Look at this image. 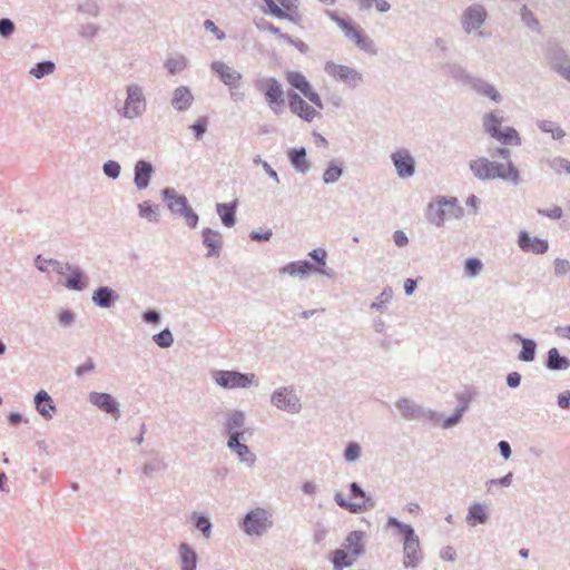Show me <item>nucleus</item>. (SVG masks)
<instances>
[{"instance_id":"f257e3e1","label":"nucleus","mask_w":570,"mask_h":570,"mask_svg":"<svg viewBox=\"0 0 570 570\" xmlns=\"http://www.w3.org/2000/svg\"><path fill=\"white\" fill-rule=\"evenodd\" d=\"M386 528L395 529V534L402 541V564L404 568L415 569L424 559L421 541L414 528L411 524L401 522L395 517H389Z\"/></svg>"},{"instance_id":"f03ea898","label":"nucleus","mask_w":570,"mask_h":570,"mask_svg":"<svg viewBox=\"0 0 570 570\" xmlns=\"http://www.w3.org/2000/svg\"><path fill=\"white\" fill-rule=\"evenodd\" d=\"M45 264L51 265V269L59 275H65L66 272H69V275L65 282V286L68 289L81 292L87 288L88 277L79 266H75L69 263L63 264L57 259L45 258L41 255H37L35 258V265L42 273L48 272V268L45 266Z\"/></svg>"},{"instance_id":"7ed1b4c3","label":"nucleus","mask_w":570,"mask_h":570,"mask_svg":"<svg viewBox=\"0 0 570 570\" xmlns=\"http://www.w3.org/2000/svg\"><path fill=\"white\" fill-rule=\"evenodd\" d=\"M330 18L341 28L344 36L355 43L361 50L375 55L376 48L374 41L361 29L354 24L351 19H345L334 12H328Z\"/></svg>"},{"instance_id":"20e7f679","label":"nucleus","mask_w":570,"mask_h":570,"mask_svg":"<svg viewBox=\"0 0 570 570\" xmlns=\"http://www.w3.org/2000/svg\"><path fill=\"white\" fill-rule=\"evenodd\" d=\"M164 202L168 209L175 214L183 216L190 228H196L199 217L188 204L186 196L178 194L174 188L166 187L161 190Z\"/></svg>"},{"instance_id":"39448f33","label":"nucleus","mask_w":570,"mask_h":570,"mask_svg":"<svg viewBox=\"0 0 570 570\" xmlns=\"http://www.w3.org/2000/svg\"><path fill=\"white\" fill-rule=\"evenodd\" d=\"M451 206L449 217L461 218L464 209L459 205L455 197H440L435 203H431L426 210V219L436 227H443L445 222V207Z\"/></svg>"},{"instance_id":"423d86ee","label":"nucleus","mask_w":570,"mask_h":570,"mask_svg":"<svg viewBox=\"0 0 570 570\" xmlns=\"http://www.w3.org/2000/svg\"><path fill=\"white\" fill-rule=\"evenodd\" d=\"M254 85L255 88L264 95L273 112L279 115L285 105L284 91L279 81L274 77L258 78L255 80Z\"/></svg>"},{"instance_id":"0eeeda50","label":"nucleus","mask_w":570,"mask_h":570,"mask_svg":"<svg viewBox=\"0 0 570 570\" xmlns=\"http://www.w3.org/2000/svg\"><path fill=\"white\" fill-rule=\"evenodd\" d=\"M395 405L402 417L409 421L415 420L438 423L442 417L436 411L424 407L410 399H400Z\"/></svg>"},{"instance_id":"6e6552de","label":"nucleus","mask_w":570,"mask_h":570,"mask_svg":"<svg viewBox=\"0 0 570 570\" xmlns=\"http://www.w3.org/2000/svg\"><path fill=\"white\" fill-rule=\"evenodd\" d=\"M217 385L232 389H246L252 385L258 386V379L254 373H240L238 371H216L213 375Z\"/></svg>"},{"instance_id":"1a4fd4ad","label":"nucleus","mask_w":570,"mask_h":570,"mask_svg":"<svg viewBox=\"0 0 570 570\" xmlns=\"http://www.w3.org/2000/svg\"><path fill=\"white\" fill-rule=\"evenodd\" d=\"M127 97L125 106L118 109L121 117L126 119H135L140 117L146 110V99L140 86L131 83L126 89Z\"/></svg>"},{"instance_id":"9d476101","label":"nucleus","mask_w":570,"mask_h":570,"mask_svg":"<svg viewBox=\"0 0 570 570\" xmlns=\"http://www.w3.org/2000/svg\"><path fill=\"white\" fill-rule=\"evenodd\" d=\"M487 18L488 12L483 4H470L461 14V27L466 35L475 33L479 37H483L484 35L480 31V28L484 24Z\"/></svg>"},{"instance_id":"9b49d317","label":"nucleus","mask_w":570,"mask_h":570,"mask_svg":"<svg viewBox=\"0 0 570 570\" xmlns=\"http://www.w3.org/2000/svg\"><path fill=\"white\" fill-rule=\"evenodd\" d=\"M324 71L352 89L358 87L364 81L363 75L355 68L338 65L334 61H327L324 66Z\"/></svg>"},{"instance_id":"f8f14e48","label":"nucleus","mask_w":570,"mask_h":570,"mask_svg":"<svg viewBox=\"0 0 570 570\" xmlns=\"http://www.w3.org/2000/svg\"><path fill=\"white\" fill-rule=\"evenodd\" d=\"M272 404L278 410L296 414L302 410V403L292 386L275 390L271 396Z\"/></svg>"},{"instance_id":"ddd939ff","label":"nucleus","mask_w":570,"mask_h":570,"mask_svg":"<svg viewBox=\"0 0 570 570\" xmlns=\"http://www.w3.org/2000/svg\"><path fill=\"white\" fill-rule=\"evenodd\" d=\"M272 527L273 521L264 509L248 512L243 522V529L249 535H262Z\"/></svg>"},{"instance_id":"4468645a","label":"nucleus","mask_w":570,"mask_h":570,"mask_svg":"<svg viewBox=\"0 0 570 570\" xmlns=\"http://www.w3.org/2000/svg\"><path fill=\"white\" fill-rule=\"evenodd\" d=\"M88 401L91 405L98 410L109 414L114 419L120 417V405L119 402L109 393L105 392H90L88 394Z\"/></svg>"},{"instance_id":"2eb2a0df","label":"nucleus","mask_w":570,"mask_h":570,"mask_svg":"<svg viewBox=\"0 0 570 570\" xmlns=\"http://www.w3.org/2000/svg\"><path fill=\"white\" fill-rule=\"evenodd\" d=\"M210 68L215 73H217L224 85L229 87L230 96L236 100V94L233 90L239 88L242 73L222 61L212 62Z\"/></svg>"},{"instance_id":"dca6fc26","label":"nucleus","mask_w":570,"mask_h":570,"mask_svg":"<svg viewBox=\"0 0 570 570\" xmlns=\"http://www.w3.org/2000/svg\"><path fill=\"white\" fill-rule=\"evenodd\" d=\"M287 98L291 111L303 120L311 122L314 118L321 117V114L311 107L297 92L288 90Z\"/></svg>"},{"instance_id":"f3484780","label":"nucleus","mask_w":570,"mask_h":570,"mask_svg":"<svg viewBox=\"0 0 570 570\" xmlns=\"http://www.w3.org/2000/svg\"><path fill=\"white\" fill-rule=\"evenodd\" d=\"M391 160L400 178H409L415 173V160L407 149H399L391 155Z\"/></svg>"},{"instance_id":"a211bd4d","label":"nucleus","mask_w":570,"mask_h":570,"mask_svg":"<svg viewBox=\"0 0 570 570\" xmlns=\"http://www.w3.org/2000/svg\"><path fill=\"white\" fill-rule=\"evenodd\" d=\"M245 414L242 411H230L226 414V421L224 423V431L228 435V440L237 436V440H244L246 431Z\"/></svg>"},{"instance_id":"6ab92c4d","label":"nucleus","mask_w":570,"mask_h":570,"mask_svg":"<svg viewBox=\"0 0 570 570\" xmlns=\"http://www.w3.org/2000/svg\"><path fill=\"white\" fill-rule=\"evenodd\" d=\"M518 246L524 253L541 255L548 252L549 243L547 239L531 237L527 230H521L518 235Z\"/></svg>"},{"instance_id":"aec40b11","label":"nucleus","mask_w":570,"mask_h":570,"mask_svg":"<svg viewBox=\"0 0 570 570\" xmlns=\"http://www.w3.org/2000/svg\"><path fill=\"white\" fill-rule=\"evenodd\" d=\"M279 272L282 274H288L291 276H299L305 277L311 272H318L322 275H326L327 277L332 276V272H328L324 268H318L314 266L308 261H297V262H291L287 265L283 266Z\"/></svg>"},{"instance_id":"412c9836","label":"nucleus","mask_w":570,"mask_h":570,"mask_svg":"<svg viewBox=\"0 0 570 570\" xmlns=\"http://www.w3.org/2000/svg\"><path fill=\"white\" fill-rule=\"evenodd\" d=\"M202 239L204 246L207 247L206 257H219L224 240L223 235L219 230L212 229L209 227H206L202 232Z\"/></svg>"},{"instance_id":"4be33fe9","label":"nucleus","mask_w":570,"mask_h":570,"mask_svg":"<svg viewBox=\"0 0 570 570\" xmlns=\"http://www.w3.org/2000/svg\"><path fill=\"white\" fill-rule=\"evenodd\" d=\"M119 298V294L109 286H99L91 295L92 303L100 308L112 307Z\"/></svg>"},{"instance_id":"5701e85b","label":"nucleus","mask_w":570,"mask_h":570,"mask_svg":"<svg viewBox=\"0 0 570 570\" xmlns=\"http://www.w3.org/2000/svg\"><path fill=\"white\" fill-rule=\"evenodd\" d=\"M469 87L473 89L478 95L487 97L497 104H500L502 101V96L497 90V88L492 83L480 77L473 76L472 80L469 83Z\"/></svg>"},{"instance_id":"b1692460","label":"nucleus","mask_w":570,"mask_h":570,"mask_svg":"<svg viewBox=\"0 0 570 570\" xmlns=\"http://www.w3.org/2000/svg\"><path fill=\"white\" fill-rule=\"evenodd\" d=\"M469 168L476 179L493 180V161L489 160L487 157L470 160Z\"/></svg>"},{"instance_id":"393cba45","label":"nucleus","mask_w":570,"mask_h":570,"mask_svg":"<svg viewBox=\"0 0 570 570\" xmlns=\"http://www.w3.org/2000/svg\"><path fill=\"white\" fill-rule=\"evenodd\" d=\"M153 174L154 167L149 161L138 160L135 164L134 183L138 190H142L148 187Z\"/></svg>"},{"instance_id":"a878e982","label":"nucleus","mask_w":570,"mask_h":570,"mask_svg":"<svg viewBox=\"0 0 570 570\" xmlns=\"http://www.w3.org/2000/svg\"><path fill=\"white\" fill-rule=\"evenodd\" d=\"M33 401L37 412L45 420H51L53 413L57 411V406L52 397L48 394V392H46L45 390L37 392Z\"/></svg>"},{"instance_id":"bb28decb","label":"nucleus","mask_w":570,"mask_h":570,"mask_svg":"<svg viewBox=\"0 0 570 570\" xmlns=\"http://www.w3.org/2000/svg\"><path fill=\"white\" fill-rule=\"evenodd\" d=\"M193 102L194 95L189 87L179 86L174 90L170 104L175 110L179 112L187 111L191 107Z\"/></svg>"},{"instance_id":"cd10ccee","label":"nucleus","mask_w":570,"mask_h":570,"mask_svg":"<svg viewBox=\"0 0 570 570\" xmlns=\"http://www.w3.org/2000/svg\"><path fill=\"white\" fill-rule=\"evenodd\" d=\"M493 180L494 179H503L518 185L520 183V175L517 167L513 165L511 160H508L505 164H500L493 161Z\"/></svg>"},{"instance_id":"c85d7f7f","label":"nucleus","mask_w":570,"mask_h":570,"mask_svg":"<svg viewBox=\"0 0 570 570\" xmlns=\"http://www.w3.org/2000/svg\"><path fill=\"white\" fill-rule=\"evenodd\" d=\"M547 58L549 60V63L551 65V68L554 71H558L560 69V66L564 67L570 63V56L558 43H551L549 45L547 49Z\"/></svg>"},{"instance_id":"c756f323","label":"nucleus","mask_w":570,"mask_h":570,"mask_svg":"<svg viewBox=\"0 0 570 570\" xmlns=\"http://www.w3.org/2000/svg\"><path fill=\"white\" fill-rule=\"evenodd\" d=\"M240 441L242 440H237V436L235 435V438L227 441V446L230 451L237 454L240 462L250 468L256 462V455L249 450L248 445Z\"/></svg>"},{"instance_id":"7c9ffc66","label":"nucleus","mask_w":570,"mask_h":570,"mask_svg":"<svg viewBox=\"0 0 570 570\" xmlns=\"http://www.w3.org/2000/svg\"><path fill=\"white\" fill-rule=\"evenodd\" d=\"M444 75L451 77L455 82L469 86L472 75L456 62H446L441 67Z\"/></svg>"},{"instance_id":"2f4dec72","label":"nucleus","mask_w":570,"mask_h":570,"mask_svg":"<svg viewBox=\"0 0 570 570\" xmlns=\"http://www.w3.org/2000/svg\"><path fill=\"white\" fill-rule=\"evenodd\" d=\"M512 338L514 341L520 342L521 345H522V348H521V351L518 354V360L521 361V362H527V363L533 362L535 360V356H537V343H535V341L532 340V338L523 337L519 333H514L512 335Z\"/></svg>"},{"instance_id":"473e14b6","label":"nucleus","mask_w":570,"mask_h":570,"mask_svg":"<svg viewBox=\"0 0 570 570\" xmlns=\"http://www.w3.org/2000/svg\"><path fill=\"white\" fill-rule=\"evenodd\" d=\"M364 537L365 533L363 531L350 532L344 540V549H348L354 558L363 556L365 553Z\"/></svg>"},{"instance_id":"72a5a7b5","label":"nucleus","mask_w":570,"mask_h":570,"mask_svg":"<svg viewBox=\"0 0 570 570\" xmlns=\"http://www.w3.org/2000/svg\"><path fill=\"white\" fill-rule=\"evenodd\" d=\"M544 365L549 371H566L570 367V360L561 355L557 347H551L547 353Z\"/></svg>"},{"instance_id":"f704fd0d","label":"nucleus","mask_w":570,"mask_h":570,"mask_svg":"<svg viewBox=\"0 0 570 570\" xmlns=\"http://www.w3.org/2000/svg\"><path fill=\"white\" fill-rule=\"evenodd\" d=\"M178 554L181 570H196L198 557L196 551L188 543H180Z\"/></svg>"},{"instance_id":"c9c22d12","label":"nucleus","mask_w":570,"mask_h":570,"mask_svg":"<svg viewBox=\"0 0 570 570\" xmlns=\"http://www.w3.org/2000/svg\"><path fill=\"white\" fill-rule=\"evenodd\" d=\"M489 520L487 507L483 503H473L469 507L465 521L469 525L485 524Z\"/></svg>"},{"instance_id":"e433bc0d","label":"nucleus","mask_w":570,"mask_h":570,"mask_svg":"<svg viewBox=\"0 0 570 570\" xmlns=\"http://www.w3.org/2000/svg\"><path fill=\"white\" fill-rule=\"evenodd\" d=\"M288 159L291 165L302 174L309 170V164L306 159V149L304 147L293 148L288 151Z\"/></svg>"},{"instance_id":"4c0bfd02","label":"nucleus","mask_w":570,"mask_h":570,"mask_svg":"<svg viewBox=\"0 0 570 570\" xmlns=\"http://www.w3.org/2000/svg\"><path fill=\"white\" fill-rule=\"evenodd\" d=\"M236 208L237 203H224V204H217L216 210L219 215L222 223L226 227H233L236 223Z\"/></svg>"},{"instance_id":"58836bf2","label":"nucleus","mask_w":570,"mask_h":570,"mask_svg":"<svg viewBox=\"0 0 570 570\" xmlns=\"http://www.w3.org/2000/svg\"><path fill=\"white\" fill-rule=\"evenodd\" d=\"M503 122V117L500 110H493L483 117V128L487 134L492 138L499 134L500 125Z\"/></svg>"},{"instance_id":"ea45409f","label":"nucleus","mask_w":570,"mask_h":570,"mask_svg":"<svg viewBox=\"0 0 570 570\" xmlns=\"http://www.w3.org/2000/svg\"><path fill=\"white\" fill-rule=\"evenodd\" d=\"M356 559L352 557L351 552L347 553L345 549H336L332 553L331 561L334 570H343L344 568L352 567Z\"/></svg>"},{"instance_id":"a19ab883","label":"nucleus","mask_w":570,"mask_h":570,"mask_svg":"<svg viewBox=\"0 0 570 570\" xmlns=\"http://www.w3.org/2000/svg\"><path fill=\"white\" fill-rule=\"evenodd\" d=\"M286 80L292 87L296 88L302 94H306V91L312 87L305 76L298 71H288L286 73Z\"/></svg>"},{"instance_id":"79ce46f5","label":"nucleus","mask_w":570,"mask_h":570,"mask_svg":"<svg viewBox=\"0 0 570 570\" xmlns=\"http://www.w3.org/2000/svg\"><path fill=\"white\" fill-rule=\"evenodd\" d=\"M494 139L504 145H521V138L518 131L512 127H505L504 129H500L499 134L494 136Z\"/></svg>"},{"instance_id":"37998d69","label":"nucleus","mask_w":570,"mask_h":570,"mask_svg":"<svg viewBox=\"0 0 570 570\" xmlns=\"http://www.w3.org/2000/svg\"><path fill=\"white\" fill-rule=\"evenodd\" d=\"M56 65L51 60H45L37 62L29 71V73L36 79H42L55 72Z\"/></svg>"},{"instance_id":"c03bdc74","label":"nucleus","mask_w":570,"mask_h":570,"mask_svg":"<svg viewBox=\"0 0 570 570\" xmlns=\"http://www.w3.org/2000/svg\"><path fill=\"white\" fill-rule=\"evenodd\" d=\"M138 214L141 218H145L148 222L157 223L159 216V207L158 205H151L148 202H142L138 205Z\"/></svg>"},{"instance_id":"a18cd8bd","label":"nucleus","mask_w":570,"mask_h":570,"mask_svg":"<svg viewBox=\"0 0 570 570\" xmlns=\"http://www.w3.org/2000/svg\"><path fill=\"white\" fill-rule=\"evenodd\" d=\"M476 394L478 392L473 386H468L463 392L458 393L455 395L459 402L456 409L464 413L469 409L471 401L476 396Z\"/></svg>"},{"instance_id":"49530a36","label":"nucleus","mask_w":570,"mask_h":570,"mask_svg":"<svg viewBox=\"0 0 570 570\" xmlns=\"http://www.w3.org/2000/svg\"><path fill=\"white\" fill-rule=\"evenodd\" d=\"M191 519L194 520L195 528L199 530L206 539L210 538L213 528L210 520L206 515L197 512L193 513Z\"/></svg>"},{"instance_id":"de8ad7c7","label":"nucleus","mask_w":570,"mask_h":570,"mask_svg":"<svg viewBox=\"0 0 570 570\" xmlns=\"http://www.w3.org/2000/svg\"><path fill=\"white\" fill-rule=\"evenodd\" d=\"M537 126L543 132L551 134L553 139L559 140V139H561V138H563L566 136L564 130L560 126H558L556 122H553L551 120H539L537 122Z\"/></svg>"},{"instance_id":"09e8293b","label":"nucleus","mask_w":570,"mask_h":570,"mask_svg":"<svg viewBox=\"0 0 570 570\" xmlns=\"http://www.w3.org/2000/svg\"><path fill=\"white\" fill-rule=\"evenodd\" d=\"M392 297L393 291L390 286H386L382 291V293L376 297V299L371 304V308L384 312L386 309L387 304L391 302Z\"/></svg>"},{"instance_id":"8fccbe9b","label":"nucleus","mask_w":570,"mask_h":570,"mask_svg":"<svg viewBox=\"0 0 570 570\" xmlns=\"http://www.w3.org/2000/svg\"><path fill=\"white\" fill-rule=\"evenodd\" d=\"M343 175V167L336 165L334 161H330L327 168L323 174V181L325 184H334Z\"/></svg>"},{"instance_id":"3c124183","label":"nucleus","mask_w":570,"mask_h":570,"mask_svg":"<svg viewBox=\"0 0 570 570\" xmlns=\"http://www.w3.org/2000/svg\"><path fill=\"white\" fill-rule=\"evenodd\" d=\"M165 67L170 75H176L187 67V59L184 56L168 58L165 62Z\"/></svg>"},{"instance_id":"603ef678","label":"nucleus","mask_w":570,"mask_h":570,"mask_svg":"<svg viewBox=\"0 0 570 570\" xmlns=\"http://www.w3.org/2000/svg\"><path fill=\"white\" fill-rule=\"evenodd\" d=\"M167 469V464L163 459H153L146 462L142 466V472L147 476H151L156 472L165 471Z\"/></svg>"},{"instance_id":"864d4df0","label":"nucleus","mask_w":570,"mask_h":570,"mask_svg":"<svg viewBox=\"0 0 570 570\" xmlns=\"http://www.w3.org/2000/svg\"><path fill=\"white\" fill-rule=\"evenodd\" d=\"M153 341L161 348H168L174 343L173 333L169 328H164L153 336Z\"/></svg>"},{"instance_id":"5fc2aeb1","label":"nucleus","mask_w":570,"mask_h":570,"mask_svg":"<svg viewBox=\"0 0 570 570\" xmlns=\"http://www.w3.org/2000/svg\"><path fill=\"white\" fill-rule=\"evenodd\" d=\"M521 21L529 27L531 30H539V21L534 17L533 12L523 4L520 9Z\"/></svg>"},{"instance_id":"6e6d98bb","label":"nucleus","mask_w":570,"mask_h":570,"mask_svg":"<svg viewBox=\"0 0 570 570\" xmlns=\"http://www.w3.org/2000/svg\"><path fill=\"white\" fill-rule=\"evenodd\" d=\"M77 11L90 17H98L100 7L95 0H86L78 4Z\"/></svg>"},{"instance_id":"4d7b16f0","label":"nucleus","mask_w":570,"mask_h":570,"mask_svg":"<svg viewBox=\"0 0 570 570\" xmlns=\"http://www.w3.org/2000/svg\"><path fill=\"white\" fill-rule=\"evenodd\" d=\"M361 445L357 442H350L344 450V459L347 462H354L361 456Z\"/></svg>"},{"instance_id":"13d9d810","label":"nucleus","mask_w":570,"mask_h":570,"mask_svg":"<svg viewBox=\"0 0 570 570\" xmlns=\"http://www.w3.org/2000/svg\"><path fill=\"white\" fill-rule=\"evenodd\" d=\"M482 262L479 258H468L464 264V272L470 277H475L482 269Z\"/></svg>"},{"instance_id":"bf43d9fd","label":"nucleus","mask_w":570,"mask_h":570,"mask_svg":"<svg viewBox=\"0 0 570 570\" xmlns=\"http://www.w3.org/2000/svg\"><path fill=\"white\" fill-rule=\"evenodd\" d=\"M512 480H513V473L509 472L508 474H505L504 476H502L500 479H491V480L487 481L485 487H487L488 492H492L493 488L497 485H501V487H505V488L510 487L512 483Z\"/></svg>"},{"instance_id":"052dcab7","label":"nucleus","mask_w":570,"mask_h":570,"mask_svg":"<svg viewBox=\"0 0 570 570\" xmlns=\"http://www.w3.org/2000/svg\"><path fill=\"white\" fill-rule=\"evenodd\" d=\"M120 170L119 163L115 160H108L102 165L104 174L111 179H117L120 176Z\"/></svg>"},{"instance_id":"680f3d73","label":"nucleus","mask_w":570,"mask_h":570,"mask_svg":"<svg viewBox=\"0 0 570 570\" xmlns=\"http://www.w3.org/2000/svg\"><path fill=\"white\" fill-rule=\"evenodd\" d=\"M208 119L207 117H199L191 126L190 129L194 131L195 138L200 140L207 130Z\"/></svg>"},{"instance_id":"e2e57ef3","label":"nucleus","mask_w":570,"mask_h":570,"mask_svg":"<svg viewBox=\"0 0 570 570\" xmlns=\"http://www.w3.org/2000/svg\"><path fill=\"white\" fill-rule=\"evenodd\" d=\"M334 500L338 507L346 509L352 513H360L361 508L358 507V503H352L346 501L342 493L336 492L334 495Z\"/></svg>"},{"instance_id":"0e129e2a","label":"nucleus","mask_w":570,"mask_h":570,"mask_svg":"<svg viewBox=\"0 0 570 570\" xmlns=\"http://www.w3.org/2000/svg\"><path fill=\"white\" fill-rule=\"evenodd\" d=\"M256 27L261 31H267L276 35L279 39H282V36H286V33L281 32L279 28L275 27L272 22L265 19H259L256 21Z\"/></svg>"},{"instance_id":"69168bd1","label":"nucleus","mask_w":570,"mask_h":570,"mask_svg":"<svg viewBox=\"0 0 570 570\" xmlns=\"http://www.w3.org/2000/svg\"><path fill=\"white\" fill-rule=\"evenodd\" d=\"M16 30V26L13 21L9 18L0 19V36L3 38H9L13 35Z\"/></svg>"},{"instance_id":"338daca9","label":"nucleus","mask_w":570,"mask_h":570,"mask_svg":"<svg viewBox=\"0 0 570 570\" xmlns=\"http://www.w3.org/2000/svg\"><path fill=\"white\" fill-rule=\"evenodd\" d=\"M98 31H99V26H97L95 23L81 24L78 28L79 36L87 38V39H91V38L96 37Z\"/></svg>"},{"instance_id":"774afa93","label":"nucleus","mask_w":570,"mask_h":570,"mask_svg":"<svg viewBox=\"0 0 570 570\" xmlns=\"http://www.w3.org/2000/svg\"><path fill=\"white\" fill-rule=\"evenodd\" d=\"M550 166L557 173L566 171V173L570 174V161L564 158L557 157V158L552 159L550 163Z\"/></svg>"}]
</instances>
